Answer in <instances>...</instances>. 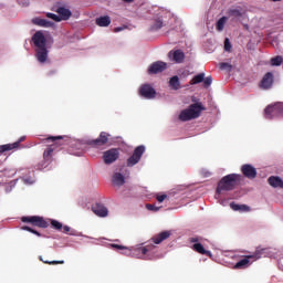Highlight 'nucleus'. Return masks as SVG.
Returning <instances> with one entry per match:
<instances>
[{"label": "nucleus", "instance_id": "obj_39", "mask_svg": "<svg viewBox=\"0 0 283 283\" xmlns=\"http://www.w3.org/2000/svg\"><path fill=\"white\" fill-rule=\"evenodd\" d=\"M211 83H213V78L211 76L203 78V84L206 85V87H209Z\"/></svg>", "mask_w": 283, "mask_h": 283}, {"label": "nucleus", "instance_id": "obj_36", "mask_svg": "<svg viewBox=\"0 0 283 283\" xmlns=\"http://www.w3.org/2000/svg\"><path fill=\"white\" fill-rule=\"evenodd\" d=\"M46 17L48 19H52V21H55L56 23H61V18L55 13H46Z\"/></svg>", "mask_w": 283, "mask_h": 283}, {"label": "nucleus", "instance_id": "obj_15", "mask_svg": "<svg viewBox=\"0 0 283 283\" xmlns=\"http://www.w3.org/2000/svg\"><path fill=\"white\" fill-rule=\"evenodd\" d=\"M241 171L245 178L253 179L255 176H258V170H255V167L251 165H243Z\"/></svg>", "mask_w": 283, "mask_h": 283}, {"label": "nucleus", "instance_id": "obj_45", "mask_svg": "<svg viewBox=\"0 0 283 283\" xmlns=\"http://www.w3.org/2000/svg\"><path fill=\"white\" fill-rule=\"evenodd\" d=\"M44 264H65V261H43Z\"/></svg>", "mask_w": 283, "mask_h": 283}, {"label": "nucleus", "instance_id": "obj_8", "mask_svg": "<svg viewBox=\"0 0 283 283\" xmlns=\"http://www.w3.org/2000/svg\"><path fill=\"white\" fill-rule=\"evenodd\" d=\"M145 154V146H138L135 148L133 156L128 158L127 166L134 167V165H138L140 163V158Z\"/></svg>", "mask_w": 283, "mask_h": 283}, {"label": "nucleus", "instance_id": "obj_49", "mask_svg": "<svg viewBox=\"0 0 283 283\" xmlns=\"http://www.w3.org/2000/svg\"><path fill=\"white\" fill-rule=\"evenodd\" d=\"M23 140H25V136L20 137V139L15 143H18V145H19V144L23 143Z\"/></svg>", "mask_w": 283, "mask_h": 283}, {"label": "nucleus", "instance_id": "obj_12", "mask_svg": "<svg viewBox=\"0 0 283 283\" xmlns=\"http://www.w3.org/2000/svg\"><path fill=\"white\" fill-rule=\"evenodd\" d=\"M50 46L35 49V59L39 63H48Z\"/></svg>", "mask_w": 283, "mask_h": 283}, {"label": "nucleus", "instance_id": "obj_14", "mask_svg": "<svg viewBox=\"0 0 283 283\" xmlns=\"http://www.w3.org/2000/svg\"><path fill=\"white\" fill-rule=\"evenodd\" d=\"M165 70H167V63L157 61L149 65L148 74H160V72H165Z\"/></svg>", "mask_w": 283, "mask_h": 283}, {"label": "nucleus", "instance_id": "obj_38", "mask_svg": "<svg viewBox=\"0 0 283 283\" xmlns=\"http://www.w3.org/2000/svg\"><path fill=\"white\" fill-rule=\"evenodd\" d=\"M146 209H148V211H160V207H156L155 205H146Z\"/></svg>", "mask_w": 283, "mask_h": 283}, {"label": "nucleus", "instance_id": "obj_28", "mask_svg": "<svg viewBox=\"0 0 283 283\" xmlns=\"http://www.w3.org/2000/svg\"><path fill=\"white\" fill-rule=\"evenodd\" d=\"M169 87L175 90V91L180 90V78L177 75L172 76L169 80Z\"/></svg>", "mask_w": 283, "mask_h": 283}, {"label": "nucleus", "instance_id": "obj_7", "mask_svg": "<svg viewBox=\"0 0 283 283\" xmlns=\"http://www.w3.org/2000/svg\"><path fill=\"white\" fill-rule=\"evenodd\" d=\"M32 42L33 45H35V49L49 48L48 38L45 36V33L43 31H36L32 36Z\"/></svg>", "mask_w": 283, "mask_h": 283}, {"label": "nucleus", "instance_id": "obj_46", "mask_svg": "<svg viewBox=\"0 0 283 283\" xmlns=\"http://www.w3.org/2000/svg\"><path fill=\"white\" fill-rule=\"evenodd\" d=\"M125 28H127V27H117L114 29V32H123V30H125Z\"/></svg>", "mask_w": 283, "mask_h": 283}, {"label": "nucleus", "instance_id": "obj_42", "mask_svg": "<svg viewBox=\"0 0 283 283\" xmlns=\"http://www.w3.org/2000/svg\"><path fill=\"white\" fill-rule=\"evenodd\" d=\"M24 185H34V178L29 177V178H23Z\"/></svg>", "mask_w": 283, "mask_h": 283}, {"label": "nucleus", "instance_id": "obj_4", "mask_svg": "<svg viewBox=\"0 0 283 283\" xmlns=\"http://www.w3.org/2000/svg\"><path fill=\"white\" fill-rule=\"evenodd\" d=\"M264 112L265 118H280V116H283V103L277 102L273 105H269Z\"/></svg>", "mask_w": 283, "mask_h": 283}, {"label": "nucleus", "instance_id": "obj_6", "mask_svg": "<svg viewBox=\"0 0 283 283\" xmlns=\"http://www.w3.org/2000/svg\"><path fill=\"white\" fill-rule=\"evenodd\" d=\"M133 258H138L139 260H153L154 258L150 255L149 251H151V245L143 247L136 245L134 247Z\"/></svg>", "mask_w": 283, "mask_h": 283}, {"label": "nucleus", "instance_id": "obj_23", "mask_svg": "<svg viewBox=\"0 0 283 283\" xmlns=\"http://www.w3.org/2000/svg\"><path fill=\"white\" fill-rule=\"evenodd\" d=\"M268 182L270 187H273L274 189H277V187L283 189V180L280 177L271 176L269 177Z\"/></svg>", "mask_w": 283, "mask_h": 283}, {"label": "nucleus", "instance_id": "obj_21", "mask_svg": "<svg viewBox=\"0 0 283 283\" xmlns=\"http://www.w3.org/2000/svg\"><path fill=\"white\" fill-rule=\"evenodd\" d=\"M32 23H34V25H39L40 28H54V22L46 19L34 18Z\"/></svg>", "mask_w": 283, "mask_h": 283}, {"label": "nucleus", "instance_id": "obj_40", "mask_svg": "<svg viewBox=\"0 0 283 283\" xmlns=\"http://www.w3.org/2000/svg\"><path fill=\"white\" fill-rule=\"evenodd\" d=\"M224 50L226 52H231V42H229V39L224 41Z\"/></svg>", "mask_w": 283, "mask_h": 283}, {"label": "nucleus", "instance_id": "obj_16", "mask_svg": "<svg viewBox=\"0 0 283 283\" xmlns=\"http://www.w3.org/2000/svg\"><path fill=\"white\" fill-rule=\"evenodd\" d=\"M92 211L95 213V216H98V218H107L108 210L102 203H96L93 206Z\"/></svg>", "mask_w": 283, "mask_h": 283}, {"label": "nucleus", "instance_id": "obj_41", "mask_svg": "<svg viewBox=\"0 0 283 283\" xmlns=\"http://www.w3.org/2000/svg\"><path fill=\"white\" fill-rule=\"evenodd\" d=\"M156 199L159 203L165 202V200H167V195H157Z\"/></svg>", "mask_w": 283, "mask_h": 283}, {"label": "nucleus", "instance_id": "obj_30", "mask_svg": "<svg viewBox=\"0 0 283 283\" xmlns=\"http://www.w3.org/2000/svg\"><path fill=\"white\" fill-rule=\"evenodd\" d=\"M227 21H229V18L227 17H222L221 19L218 20L217 22L218 32H222V30H224V25H227Z\"/></svg>", "mask_w": 283, "mask_h": 283}, {"label": "nucleus", "instance_id": "obj_47", "mask_svg": "<svg viewBox=\"0 0 283 283\" xmlns=\"http://www.w3.org/2000/svg\"><path fill=\"white\" fill-rule=\"evenodd\" d=\"M63 231H64V233H70V231H71L70 226H64Z\"/></svg>", "mask_w": 283, "mask_h": 283}, {"label": "nucleus", "instance_id": "obj_43", "mask_svg": "<svg viewBox=\"0 0 283 283\" xmlns=\"http://www.w3.org/2000/svg\"><path fill=\"white\" fill-rule=\"evenodd\" d=\"M233 66L229 63H221L220 69L221 70H231Z\"/></svg>", "mask_w": 283, "mask_h": 283}, {"label": "nucleus", "instance_id": "obj_3", "mask_svg": "<svg viewBox=\"0 0 283 283\" xmlns=\"http://www.w3.org/2000/svg\"><path fill=\"white\" fill-rule=\"evenodd\" d=\"M171 17H174L171 11H168L167 9H159L156 13L153 30H160L163 25L169 23V19H171Z\"/></svg>", "mask_w": 283, "mask_h": 283}, {"label": "nucleus", "instance_id": "obj_26", "mask_svg": "<svg viewBox=\"0 0 283 283\" xmlns=\"http://www.w3.org/2000/svg\"><path fill=\"white\" fill-rule=\"evenodd\" d=\"M192 249H193V251H197V253H201V255H208L209 258H211V255H212L211 251H207L205 249V247L200 243H195L192 245Z\"/></svg>", "mask_w": 283, "mask_h": 283}, {"label": "nucleus", "instance_id": "obj_9", "mask_svg": "<svg viewBox=\"0 0 283 283\" xmlns=\"http://www.w3.org/2000/svg\"><path fill=\"white\" fill-rule=\"evenodd\" d=\"M22 222H29L30 224H33V227H40L41 229H48L49 227L48 221L38 216L22 217Z\"/></svg>", "mask_w": 283, "mask_h": 283}, {"label": "nucleus", "instance_id": "obj_34", "mask_svg": "<svg viewBox=\"0 0 283 283\" xmlns=\"http://www.w3.org/2000/svg\"><path fill=\"white\" fill-rule=\"evenodd\" d=\"M22 231H29L30 233L38 235V238H41V233H39V231H36L28 226L22 227Z\"/></svg>", "mask_w": 283, "mask_h": 283}, {"label": "nucleus", "instance_id": "obj_19", "mask_svg": "<svg viewBox=\"0 0 283 283\" xmlns=\"http://www.w3.org/2000/svg\"><path fill=\"white\" fill-rule=\"evenodd\" d=\"M170 235H171V231L169 230L163 231L156 234L155 237H153V242L155 244H160V242H165V240H167V238H169Z\"/></svg>", "mask_w": 283, "mask_h": 283}, {"label": "nucleus", "instance_id": "obj_17", "mask_svg": "<svg viewBox=\"0 0 283 283\" xmlns=\"http://www.w3.org/2000/svg\"><path fill=\"white\" fill-rule=\"evenodd\" d=\"M168 56L175 63H182L185 61V53L181 50L170 51Z\"/></svg>", "mask_w": 283, "mask_h": 283}, {"label": "nucleus", "instance_id": "obj_27", "mask_svg": "<svg viewBox=\"0 0 283 283\" xmlns=\"http://www.w3.org/2000/svg\"><path fill=\"white\" fill-rule=\"evenodd\" d=\"M113 249H120L123 252V255H132L134 256V247L133 248H125L123 245H118V244H112Z\"/></svg>", "mask_w": 283, "mask_h": 283}, {"label": "nucleus", "instance_id": "obj_11", "mask_svg": "<svg viewBox=\"0 0 283 283\" xmlns=\"http://www.w3.org/2000/svg\"><path fill=\"white\" fill-rule=\"evenodd\" d=\"M139 94L148 101H151V98H156V90H154V87H151V85L149 84L142 85L139 87Z\"/></svg>", "mask_w": 283, "mask_h": 283}, {"label": "nucleus", "instance_id": "obj_50", "mask_svg": "<svg viewBox=\"0 0 283 283\" xmlns=\"http://www.w3.org/2000/svg\"><path fill=\"white\" fill-rule=\"evenodd\" d=\"M206 177L211 176V172L207 171L203 174Z\"/></svg>", "mask_w": 283, "mask_h": 283}, {"label": "nucleus", "instance_id": "obj_1", "mask_svg": "<svg viewBox=\"0 0 283 283\" xmlns=\"http://www.w3.org/2000/svg\"><path fill=\"white\" fill-rule=\"evenodd\" d=\"M242 178V176L240 175H228L226 177H223L218 187H217V193L214 196V198L217 200H219L220 205H224V201H222V193L223 191H231L235 185H238L240 182V179Z\"/></svg>", "mask_w": 283, "mask_h": 283}, {"label": "nucleus", "instance_id": "obj_48", "mask_svg": "<svg viewBox=\"0 0 283 283\" xmlns=\"http://www.w3.org/2000/svg\"><path fill=\"white\" fill-rule=\"evenodd\" d=\"M62 136L50 137L49 140H61Z\"/></svg>", "mask_w": 283, "mask_h": 283}, {"label": "nucleus", "instance_id": "obj_44", "mask_svg": "<svg viewBox=\"0 0 283 283\" xmlns=\"http://www.w3.org/2000/svg\"><path fill=\"white\" fill-rule=\"evenodd\" d=\"M18 3L23 8H27V6H30V0H18Z\"/></svg>", "mask_w": 283, "mask_h": 283}, {"label": "nucleus", "instance_id": "obj_5", "mask_svg": "<svg viewBox=\"0 0 283 283\" xmlns=\"http://www.w3.org/2000/svg\"><path fill=\"white\" fill-rule=\"evenodd\" d=\"M262 251L264 250H259L256 251L253 255L245 256L244 259H241L238 261L234 265V269H249L251 266V263L255 262V260H260L262 258Z\"/></svg>", "mask_w": 283, "mask_h": 283}, {"label": "nucleus", "instance_id": "obj_18", "mask_svg": "<svg viewBox=\"0 0 283 283\" xmlns=\"http://www.w3.org/2000/svg\"><path fill=\"white\" fill-rule=\"evenodd\" d=\"M273 85V73H266L261 81L262 90H270Z\"/></svg>", "mask_w": 283, "mask_h": 283}, {"label": "nucleus", "instance_id": "obj_24", "mask_svg": "<svg viewBox=\"0 0 283 283\" xmlns=\"http://www.w3.org/2000/svg\"><path fill=\"white\" fill-rule=\"evenodd\" d=\"M107 133H101L99 137L91 143L93 147H103L107 143Z\"/></svg>", "mask_w": 283, "mask_h": 283}, {"label": "nucleus", "instance_id": "obj_10", "mask_svg": "<svg viewBox=\"0 0 283 283\" xmlns=\"http://www.w3.org/2000/svg\"><path fill=\"white\" fill-rule=\"evenodd\" d=\"M119 155L120 153H118V149L112 148L109 150L104 151L103 160L105 165H112V163H116V160H118Z\"/></svg>", "mask_w": 283, "mask_h": 283}, {"label": "nucleus", "instance_id": "obj_33", "mask_svg": "<svg viewBox=\"0 0 283 283\" xmlns=\"http://www.w3.org/2000/svg\"><path fill=\"white\" fill-rule=\"evenodd\" d=\"M229 17H233L234 19H238L242 17V11H240V9H230Z\"/></svg>", "mask_w": 283, "mask_h": 283}, {"label": "nucleus", "instance_id": "obj_13", "mask_svg": "<svg viewBox=\"0 0 283 283\" xmlns=\"http://www.w3.org/2000/svg\"><path fill=\"white\" fill-rule=\"evenodd\" d=\"M54 11L59 14L60 21H70V18L72 17V11L65 6H57Z\"/></svg>", "mask_w": 283, "mask_h": 283}, {"label": "nucleus", "instance_id": "obj_25", "mask_svg": "<svg viewBox=\"0 0 283 283\" xmlns=\"http://www.w3.org/2000/svg\"><path fill=\"white\" fill-rule=\"evenodd\" d=\"M230 209L232 211H240L241 213H244L247 211H251V208L247 205H238L235 202L230 203Z\"/></svg>", "mask_w": 283, "mask_h": 283}, {"label": "nucleus", "instance_id": "obj_53", "mask_svg": "<svg viewBox=\"0 0 283 283\" xmlns=\"http://www.w3.org/2000/svg\"><path fill=\"white\" fill-rule=\"evenodd\" d=\"M192 242H196V239H192Z\"/></svg>", "mask_w": 283, "mask_h": 283}, {"label": "nucleus", "instance_id": "obj_20", "mask_svg": "<svg viewBox=\"0 0 283 283\" xmlns=\"http://www.w3.org/2000/svg\"><path fill=\"white\" fill-rule=\"evenodd\" d=\"M95 23L99 28H109L112 23V18H109V15H102L99 18H96Z\"/></svg>", "mask_w": 283, "mask_h": 283}, {"label": "nucleus", "instance_id": "obj_29", "mask_svg": "<svg viewBox=\"0 0 283 283\" xmlns=\"http://www.w3.org/2000/svg\"><path fill=\"white\" fill-rule=\"evenodd\" d=\"M17 147H19V143L1 145L0 153L3 154L6 151H12V149H17Z\"/></svg>", "mask_w": 283, "mask_h": 283}, {"label": "nucleus", "instance_id": "obj_52", "mask_svg": "<svg viewBox=\"0 0 283 283\" xmlns=\"http://www.w3.org/2000/svg\"><path fill=\"white\" fill-rule=\"evenodd\" d=\"M71 235H76L75 233H71Z\"/></svg>", "mask_w": 283, "mask_h": 283}, {"label": "nucleus", "instance_id": "obj_22", "mask_svg": "<svg viewBox=\"0 0 283 283\" xmlns=\"http://www.w3.org/2000/svg\"><path fill=\"white\" fill-rule=\"evenodd\" d=\"M114 187H123L125 185V176L120 172H115L112 178Z\"/></svg>", "mask_w": 283, "mask_h": 283}, {"label": "nucleus", "instance_id": "obj_51", "mask_svg": "<svg viewBox=\"0 0 283 283\" xmlns=\"http://www.w3.org/2000/svg\"><path fill=\"white\" fill-rule=\"evenodd\" d=\"M124 1H126V2H128V3H132V1H134V0H124Z\"/></svg>", "mask_w": 283, "mask_h": 283}, {"label": "nucleus", "instance_id": "obj_32", "mask_svg": "<svg viewBox=\"0 0 283 283\" xmlns=\"http://www.w3.org/2000/svg\"><path fill=\"white\" fill-rule=\"evenodd\" d=\"M270 63H271L272 66H280L283 63V57L280 56V55H277L275 57H272Z\"/></svg>", "mask_w": 283, "mask_h": 283}, {"label": "nucleus", "instance_id": "obj_2", "mask_svg": "<svg viewBox=\"0 0 283 283\" xmlns=\"http://www.w3.org/2000/svg\"><path fill=\"white\" fill-rule=\"evenodd\" d=\"M203 109L205 107L202 106V104H192L188 108H185L180 112L179 120H182V123H187V120H193L195 118H199Z\"/></svg>", "mask_w": 283, "mask_h": 283}, {"label": "nucleus", "instance_id": "obj_35", "mask_svg": "<svg viewBox=\"0 0 283 283\" xmlns=\"http://www.w3.org/2000/svg\"><path fill=\"white\" fill-rule=\"evenodd\" d=\"M51 226L53 227V229H56L57 231H61V229H63V223L56 220H51Z\"/></svg>", "mask_w": 283, "mask_h": 283}, {"label": "nucleus", "instance_id": "obj_31", "mask_svg": "<svg viewBox=\"0 0 283 283\" xmlns=\"http://www.w3.org/2000/svg\"><path fill=\"white\" fill-rule=\"evenodd\" d=\"M202 81H205V73H200V74L196 75L191 80L190 85H198V83H202Z\"/></svg>", "mask_w": 283, "mask_h": 283}, {"label": "nucleus", "instance_id": "obj_37", "mask_svg": "<svg viewBox=\"0 0 283 283\" xmlns=\"http://www.w3.org/2000/svg\"><path fill=\"white\" fill-rule=\"evenodd\" d=\"M52 151H54V148H48L45 151H44V160H50L52 158Z\"/></svg>", "mask_w": 283, "mask_h": 283}]
</instances>
